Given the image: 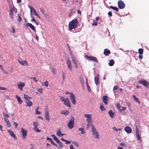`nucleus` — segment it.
<instances>
[{
	"label": "nucleus",
	"mask_w": 149,
	"mask_h": 149,
	"mask_svg": "<svg viewBox=\"0 0 149 149\" xmlns=\"http://www.w3.org/2000/svg\"><path fill=\"white\" fill-rule=\"evenodd\" d=\"M78 22L77 19H73L70 21L69 24L68 30L71 31L72 29H75L77 26Z\"/></svg>",
	"instance_id": "obj_1"
},
{
	"label": "nucleus",
	"mask_w": 149,
	"mask_h": 149,
	"mask_svg": "<svg viewBox=\"0 0 149 149\" xmlns=\"http://www.w3.org/2000/svg\"><path fill=\"white\" fill-rule=\"evenodd\" d=\"M60 99L63 102L64 105L69 107H70V103L69 99L66 97L59 96Z\"/></svg>",
	"instance_id": "obj_2"
},
{
	"label": "nucleus",
	"mask_w": 149,
	"mask_h": 149,
	"mask_svg": "<svg viewBox=\"0 0 149 149\" xmlns=\"http://www.w3.org/2000/svg\"><path fill=\"white\" fill-rule=\"evenodd\" d=\"M91 130L92 134L93 136L97 139H99V134L97 131L96 129L94 127L93 125L92 127Z\"/></svg>",
	"instance_id": "obj_3"
},
{
	"label": "nucleus",
	"mask_w": 149,
	"mask_h": 149,
	"mask_svg": "<svg viewBox=\"0 0 149 149\" xmlns=\"http://www.w3.org/2000/svg\"><path fill=\"white\" fill-rule=\"evenodd\" d=\"M9 8L10 9L9 15L11 20H12L13 19V13L15 10L14 6H12L11 5H10L9 6Z\"/></svg>",
	"instance_id": "obj_4"
},
{
	"label": "nucleus",
	"mask_w": 149,
	"mask_h": 149,
	"mask_svg": "<svg viewBox=\"0 0 149 149\" xmlns=\"http://www.w3.org/2000/svg\"><path fill=\"white\" fill-rule=\"evenodd\" d=\"M116 108L122 114H125V113L123 111L126 110V108L125 107H122L119 104H117L116 105Z\"/></svg>",
	"instance_id": "obj_5"
},
{
	"label": "nucleus",
	"mask_w": 149,
	"mask_h": 149,
	"mask_svg": "<svg viewBox=\"0 0 149 149\" xmlns=\"http://www.w3.org/2000/svg\"><path fill=\"white\" fill-rule=\"evenodd\" d=\"M74 122V119L73 117H72L68 124V126L70 129H71L73 128Z\"/></svg>",
	"instance_id": "obj_6"
},
{
	"label": "nucleus",
	"mask_w": 149,
	"mask_h": 149,
	"mask_svg": "<svg viewBox=\"0 0 149 149\" xmlns=\"http://www.w3.org/2000/svg\"><path fill=\"white\" fill-rule=\"evenodd\" d=\"M84 116L86 118V122H92V116L90 114H84Z\"/></svg>",
	"instance_id": "obj_7"
},
{
	"label": "nucleus",
	"mask_w": 149,
	"mask_h": 149,
	"mask_svg": "<svg viewBox=\"0 0 149 149\" xmlns=\"http://www.w3.org/2000/svg\"><path fill=\"white\" fill-rule=\"evenodd\" d=\"M139 83L142 84L144 86L147 87L149 86V83L148 81L144 79H142L138 81Z\"/></svg>",
	"instance_id": "obj_8"
},
{
	"label": "nucleus",
	"mask_w": 149,
	"mask_h": 149,
	"mask_svg": "<svg viewBox=\"0 0 149 149\" xmlns=\"http://www.w3.org/2000/svg\"><path fill=\"white\" fill-rule=\"evenodd\" d=\"M27 131L23 128H21V132L22 133V138L23 139H25L27 136Z\"/></svg>",
	"instance_id": "obj_9"
},
{
	"label": "nucleus",
	"mask_w": 149,
	"mask_h": 149,
	"mask_svg": "<svg viewBox=\"0 0 149 149\" xmlns=\"http://www.w3.org/2000/svg\"><path fill=\"white\" fill-rule=\"evenodd\" d=\"M118 7L120 9H123L125 7V4L122 1H118Z\"/></svg>",
	"instance_id": "obj_10"
},
{
	"label": "nucleus",
	"mask_w": 149,
	"mask_h": 149,
	"mask_svg": "<svg viewBox=\"0 0 149 149\" xmlns=\"http://www.w3.org/2000/svg\"><path fill=\"white\" fill-rule=\"evenodd\" d=\"M85 57L87 59L89 60L90 61H93L96 62L97 63H98V61L97 59V58L93 56H89L88 55H85Z\"/></svg>",
	"instance_id": "obj_11"
},
{
	"label": "nucleus",
	"mask_w": 149,
	"mask_h": 149,
	"mask_svg": "<svg viewBox=\"0 0 149 149\" xmlns=\"http://www.w3.org/2000/svg\"><path fill=\"white\" fill-rule=\"evenodd\" d=\"M45 116L46 120L48 122H49L50 120V115L49 111L47 109H46L45 110Z\"/></svg>",
	"instance_id": "obj_12"
},
{
	"label": "nucleus",
	"mask_w": 149,
	"mask_h": 149,
	"mask_svg": "<svg viewBox=\"0 0 149 149\" xmlns=\"http://www.w3.org/2000/svg\"><path fill=\"white\" fill-rule=\"evenodd\" d=\"M29 8H30L31 13V14L33 13L35 15L37 16L39 18H40V16L37 13L35 9L32 7H30Z\"/></svg>",
	"instance_id": "obj_13"
},
{
	"label": "nucleus",
	"mask_w": 149,
	"mask_h": 149,
	"mask_svg": "<svg viewBox=\"0 0 149 149\" xmlns=\"http://www.w3.org/2000/svg\"><path fill=\"white\" fill-rule=\"evenodd\" d=\"M4 121L8 127L10 128L11 127L10 122L7 118H4Z\"/></svg>",
	"instance_id": "obj_14"
},
{
	"label": "nucleus",
	"mask_w": 149,
	"mask_h": 149,
	"mask_svg": "<svg viewBox=\"0 0 149 149\" xmlns=\"http://www.w3.org/2000/svg\"><path fill=\"white\" fill-rule=\"evenodd\" d=\"M70 97L72 103L74 105L75 104H76V102L75 99V96L73 94H71Z\"/></svg>",
	"instance_id": "obj_15"
},
{
	"label": "nucleus",
	"mask_w": 149,
	"mask_h": 149,
	"mask_svg": "<svg viewBox=\"0 0 149 149\" xmlns=\"http://www.w3.org/2000/svg\"><path fill=\"white\" fill-rule=\"evenodd\" d=\"M18 61L19 63L22 65H28V63L27 62L26 60H25L24 61H23L22 60L18 59Z\"/></svg>",
	"instance_id": "obj_16"
},
{
	"label": "nucleus",
	"mask_w": 149,
	"mask_h": 149,
	"mask_svg": "<svg viewBox=\"0 0 149 149\" xmlns=\"http://www.w3.org/2000/svg\"><path fill=\"white\" fill-rule=\"evenodd\" d=\"M25 85L24 83L21 82H18L17 84L18 88L21 90H22V88Z\"/></svg>",
	"instance_id": "obj_17"
},
{
	"label": "nucleus",
	"mask_w": 149,
	"mask_h": 149,
	"mask_svg": "<svg viewBox=\"0 0 149 149\" xmlns=\"http://www.w3.org/2000/svg\"><path fill=\"white\" fill-rule=\"evenodd\" d=\"M8 132L11 136L13 137L14 139L16 138L15 135L12 130H8Z\"/></svg>",
	"instance_id": "obj_18"
},
{
	"label": "nucleus",
	"mask_w": 149,
	"mask_h": 149,
	"mask_svg": "<svg viewBox=\"0 0 149 149\" xmlns=\"http://www.w3.org/2000/svg\"><path fill=\"white\" fill-rule=\"evenodd\" d=\"M66 63L68 68L70 71H71L72 70V68L70 61H69V60H67Z\"/></svg>",
	"instance_id": "obj_19"
},
{
	"label": "nucleus",
	"mask_w": 149,
	"mask_h": 149,
	"mask_svg": "<svg viewBox=\"0 0 149 149\" xmlns=\"http://www.w3.org/2000/svg\"><path fill=\"white\" fill-rule=\"evenodd\" d=\"M103 53L106 56H108L111 53V52L108 49H104Z\"/></svg>",
	"instance_id": "obj_20"
},
{
	"label": "nucleus",
	"mask_w": 149,
	"mask_h": 149,
	"mask_svg": "<svg viewBox=\"0 0 149 149\" xmlns=\"http://www.w3.org/2000/svg\"><path fill=\"white\" fill-rule=\"evenodd\" d=\"M125 132L128 133H130L132 132V129L129 126H127L125 128Z\"/></svg>",
	"instance_id": "obj_21"
},
{
	"label": "nucleus",
	"mask_w": 149,
	"mask_h": 149,
	"mask_svg": "<svg viewBox=\"0 0 149 149\" xmlns=\"http://www.w3.org/2000/svg\"><path fill=\"white\" fill-rule=\"evenodd\" d=\"M64 134H62L61 133L60 129H58L56 132V135L59 136H61L64 135Z\"/></svg>",
	"instance_id": "obj_22"
},
{
	"label": "nucleus",
	"mask_w": 149,
	"mask_h": 149,
	"mask_svg": "<svg viewBox=\"0 0 149 149\" xmlns=\"http://www.w3.org/2000/svg\"><path fill=\"white\" fill-rule=\"evenodd\" d=\"M136 137L139 140H140V139L141 138L139 133V129L137 127H136Z\"/></svg>",
	"instance_id": "obj_23"
},
{
	"label": "nucleus",
	"mask_w": 149,
	"mask_h": 149,
	"mask_svg": "<svg viewBox=\"0 0 149 149\" xmlns=\"http://www.w3.org/2000/svg\"><path fill=\"white\" fill-rule=\"evenodd\" d=\"M27 25L28 26H29L34 32L36 31L35 27L31 23H28Z\"/></svg>",
	"instance_id": "obj_24"
},
{
	"label": "nucleus",
	"mask_w": 149,
	"mask_h": 149,
	"mask_svg": "<svg viewBox=\"0 0 149 149\" xmlns=\"http://www.w3.org/2000/svg\"><path fill=\"white\" fill-rule=\"evenodd\" d=\"M86 124V129L87 130H89L91 127H92L93 125L92 124V122H87Z\"/></svg>",
	"instance_id": "obj_25"
},
{
	"label": "nucleus",
	"mask_w": 149,
	"mask_h": 149,
	"mask_svg": "<svg viewBox=\"0 0 149 149\" xmlns=\"http://www.w3.org/2000/svg\"><path fill=\"white\" fill-rule=\"evenodd\" d=\"M99 75L97 74L94 78L95 82L96 85H97L99 82Z\"/></svg>",
	"instance_id": "obj_26"
},
{
	"label": "nucleus",
	"mask_w": 149,
	"mask_h": 149,
	"mask_svg": "<svg viewBox=\"0 0 149 149\" xmlns=\"http://www.w3.org/2000/svg\"><path fill=\"white\" fill-rule=\"evenodd\" d=\"M107 96H104L103 97V101L106 105L107 104Z\"/></svg>",
	"instance_id": "obj_27"
},
{
	"label": "nucleus",
	"mask_w": 149,
	"mask_h": 149,
	"mask_svg": "<svg viewBox=\"0 0 149 149\" xmlns=\"http://www.w3.org/2000/svg\"><path fill=\"white\" fill-rule=\"evenodd\" d=\"M133 97L134 98V100L137 103H138L139 104H140V101L136 97V96L134 95H133Z\"/></svg>",
	"instance_id": "obj_28"
},
{
	"label": "nucleus",
	"mask_w": 149,
	"mask_h": 149,
	"mask_svg": "<svg viewBox=\"0 0 149 149\" xmlns=\"http://www.w3.org/2000/svg\"><path fill=\"white\" fill-rule=\"evenodd\" d=\"M16 97L17 100L19 104H21L22 103V101L21 100V98L17 95H16Z\"/></svg>",
	"instance_id": "obj_29"
},
{
	"label": "nucleus",
	"mask_w": 149,
	"mask_h": 149,
	"mask_svg": "<svg viewBox=\"0 0 149 149\" xmlns=\"http://www.w3.org/2000/svg\"><path fill=\"white\" fill-rule=\"evenodd\" d=\"M109 7L110 8L116 11V12H118L119 11L118 8L117 7L110 6Z\"/></svg>",
	"instance_id": "obj_30"
},
{
	"label": "nucleus",
	"mask_w": 149,
	"mask_h": 149,
	"mask_svg": "<svg viewBox=\"0 0 149 149\" xmlns=\"http://www.w3.org/2000/svg\"><path fill=\"white\" fill-rule=\"evenodd\" d=\"M108 113L111 118H113V117L114 113L111 110H110L109 111Z\"/></svg>",
	"instance_id": "obj_31"
},
{
	"label": "nucleus",
	"mask_w": 149,
	"mask_h": 149,
	"mask_svg": "<svg viewBox=\"0 0 149 149\" xmlns=\"http://www.w3.org/2000/svg\"><path fill=\"white\" fill-rule=\"evenodd\" d=\"M79 130L80 131L81 134H85V132L84 128H79Z\"/></svg>",
	"instance_id": "obj_32"
},
{
	"label": "nucleus",
	"mask_w": 149,
	"mask_h": 149,
	"mask_svg": "<svg viewBox=\"0 0 149 149\" xmlns=\"http://www.w3.org/2000/svg\"><path fill=\"white\" fill-rule=\"evenodd\" d=\"M114 63V61L113 59H111L110 61L109 65L110 66H113Z\"/></svg>",
	"instance_id": "obj_33"
},
{
	"label": "nucleus",
	"mask_w": 149,
	"mask_h": 149,
	"mask_svg": "<svg viewBox=\"0 0 149 149\" xmlns=\"http://www.w3.org/2000/svg\"><path fill=\"white\" fill-rule=\"evenodd\" d=\"M69 113V111L68 110L62 111L61 112V113L63 114L64 115H67Z\"/></svg>",
	"instance_id": "obj_34"
},
{
	"label": "nucleus",
	"mask_w": 149,
	"mask_h": 149,
	"mask_svg": "<svg viewBox=\"0 0 149 149\" xmlns=\"http://www.w3.org/2000/svg\"><path fill=\"white\" fill-rule=\"evenodd\" d=\"M26 102L27 106L30 107L32 106V103L31 102L29 101V100L26 101Z\"/></svg>",
	"instance_id": "obj_35"
},
{
	"label": "nucleus",
	"mask_w": 149,
	"mask_h": 149,
	"mask_svg": "<svg viewBox=\"0 0 149 149\" xmlns=\"http://www.w3.org/2000/svg\"><path fill=\"white\" fill-rule=\"evenodd\" d=\"M86 86L87 87L88 91L89 92H90L91 90V89L88 84L87 79V78H86Z\"/></svg>",
	"instance_id": "obj_36"
},
{
	"label": "nucleus",
	"mask_w": 149,
	"mask_h": 149,
	"mask_svg": "<svg viewBox=\"0 0 149 149\" xmlns=\"http://www.w3.org/2000/svg\"><path fill=\"white\" fill-rule=\"evenodd\" d=\"M61 140H62L63 141H64L65 142L66 144H69L71 143V142L68 141H67L65 139H64L63 138H61Z\"/></svg>",
	"instance_id": "obj_37"
},
{
	"label": "nucleus",
	"mask_w": 149,
	"mask_h": 149,
	"mask_svg": "<svg viewBox=\"0 0 149 149\" xmlns=\"http://www.w3.org/2000/svg\"><path fill=\"white\" fill-rule=\"evenodd\" d=\"M143 50L142 48H140L138 49V53L140 55H142L143 53Z\"/></svg>",
	"instance_id": "obj_38"
},
{
	"label": "nucleus",
	"mask_w": 149,
	"mask_h": 149,
	"mask_svg": "<svg viewBox=\"0 0 149 149\" xmlns=\"http://www.w3.org/2000/svg\"><path fill=\"white\" fill-rule=\"evenodd\" d=\"M72 144L75 145L77 147H79V144L77 142L75 141H72Z\"/></svg>",
	"instance_id": "obj_39"
},
{
	"label": "nucleus",
	"mask_w": 149,
	"mask_h": 149,
	"mask_svg": "<svg viewBox=\"0 0 149 149\" xmlns=\"http://www.w3.org/2000/svg\"><path fill=\"white\" fill-rule=\"evenodd\" d=\"M24 97L26 101L29 100V99L31 98V97H28V96L26 94H24Z\"/></svg>",
	"instance_id": "obj_40"
},
{
	"label": "nucleus",
	"mask_w": 149,
	"mask_h": 149,
	"mask_svg": "<svg viewBox=\"0 0 149 149\" xmlns=\"http://www.w3.org/2000/svg\"><path fill=\"white\" fill-rule=\"evenodd\" d=\"M100 108L101 110L102 111H105L106 110V109L104 107V106L102 104H101L100 105Z\"/></svg>",
	"instance_id": "obj_41"
},
{
	"label": "nucleus",
	"mask_w": 149,
	"mask_h": 149,
	"mask_svg": "<svg viewBox=\"0 0 149 149\" xmlns=\"http://www.w3.org/2000/svg\"><path fill=\"white\" fill-rule=\"evenodd\" d=\"M34 130L37 132H40V130L38 129L37 127H33V128Z\"/></svg>",
	"instance_id": "obj_42"
},
{
	"label": "nucleus",
	"mask_w": 149,
	"mask_h": 149,
	"mask_svg": "<svg viewBox=\"0 0 149 149\" xmlns=\"http://www.w3.org/2000/svg\"><path fill=\"white\" fill-rule=\"evenodd\" d=\"M51 136H52L53 139L55 141L58 138L54 134H52Z\"/></svg>",
	"instance_id": "obj_43"
},
{
	"label": "nucleus",
	"mask_w": 149,
	"mask_h": 149,
	"mask_svg": "<svg viewBox=\"0 0 149 149\" xmlns=\"http://www.w3.org/2000/svg\"><path fill=\"white\" fill-rule=\"evenodd\" d=\"M3 115L4 116V117H5L4 118H7V117H9V115L8 114H7V113H5V112L3 113Z\"/></svg>",
	"instance_id": "obj_44"
},
{
	"label": "nucleus",
	"mask_w": 149,
	"mask_h": 149,
	"mask_svg": "<svg viewBox=\"0 0 149 149\" xmlns=\"http://www.w3.org/2000/svg\"><path fill=\"white\" fill-rule=\"evenodd\" d=\"M73 9H71L70 10V12L68 14V17H70L72 14V11H73Z\"/></svg>",
	"instance_id": "obj_45"
},
{
	"label": "nucleus",
	"mask_w": 149,
	"mask_h": 149,
	"mask_svg": "<svg viewBox=\"0 0 149 149\" xmlns=\"http://www.w3.org/2000/svg\"><path fill=\"white\" fill-rule=\"evenodd\" d=\"M97 24H98V23L97 22H95V20H93V22L92 23V25L96 26H97Z\"/></svg>",
	"instance_id": "obj_46"
},
{
	"label": "nucleus",
	"mask_w": 149,
	"mask_h": 149,
	"mask_svg": "<svg viewBox=\"0 0 149 149\" xmlns=\"http://www.w3.org/2000/svg\"><path fill=\"white\" fill-rule=\"evenodd\" d=\"M31 17L32 18V19H31V21L32 22H33L34 23L35 22H36V21L35 20V19L34 18V16L33 15H32L31 16Z\"/></svg>",
	"instance_id": "obj_47"
},
{
	"label": "nucleus",
	"mask_w": 149,
	"mask_h": 149,
	"mask_svg": "<svg viewBox=\"0 0 149 149\" xmlns=\"http://www.w3.org/2000/svg\"><path fill=\"white\" fill-rule=\"evenodd\" d=\"M18 21L19 22H20L21 20H22V18L19 14H18Z\"/></svg>",
	"instance_id": "obj_48"
},
{
	"label": "nucleus",
	"mask_w": 149,
	"mask_h": 149,
	"mask_svg": "<svg viewBox=\"0 0 149 149\" xmlns=\"http://www.w3.org/2000/svg\"><path fill=\"white\" fill-rule=\"evenodd\" d=\"M38 123L37 122H35L33 123L34 127H37L38 125Z\"/></svg>",
	"instance_id": "obj_49"
},
{
	"label": "nucleus",
	"mask_w": 149,
	"mask_h": 149,
	"mask_svg": "<svg viewBox=\"0 0 149 149\" xmlns=\"http://www.w3.org/2000/svg\"><path fill=\"white\" fill-rule=\"evenodd\" d=\"M13 125L15 126V128H17V126L18 125V124L15 122H14L13 123Z\"/></svg>",
	"instance_id": "obj_50"
},
{
	"label": "nucleus",
	"mask_w": 149,
	"mask_h": 149,
	"mask_svg": "<svg viewBox=\"0 0 149 149\" xmlns=\"http://www.w3.org/2000/svg\"><path fill=\"white\" fill-rule=\"evenodd\" d=\"M118 88V86L117 85H115L113 88V90H117Z\"/></svg>",
	"instance_id": "obj_51"
},
{
	"label": "nucleus",
	"mask_w": 149,
	"mask_h": 149,
	"mask_svg": "<svg viewBox=\"0 0 149 149\" xmlns=\"http://www.w3.org/2000/svg\"><path fill=\"white\" fill-rule=\"evenodd\" d=\"M127 105L129 107H130L131 106V104L130 102H128L126 101L125 102Z\"/></svg>",
	"instance_id": "obj_52"
},
{
	"label": "nucleus",
	"mask_w": 149,
	"mask_h": 149,
	"mask_svg": "<svg viewBox=\"0 0 149 149\" xmlns=\"http://www.w3.org/2000/svg\"><path fill=\"white\" fill-rule=\"evenodd\" d=\"M36 113V114H40L41 113L40 111H38L37 109H35Z\"/></svg>",
	"instance_id": "obj_53"
},
{
	"label": "nucleus",
	"mask_w": 149,
	"mask_h": 149,
	"mask_svg": "<svg viewBox=\"0 0 149 149\" xmlns=\"http://www.w3.org/2000/svg\"><path fill=\"white\" fill-rule=\"evenodd\" d=\"M52 71L54 74H55L56 70L55 68H53L52 69Z\"/></svg>",
	"instance_id": "obj_54"
},
{
	"label": "nucleus",
	"mask_w": 149,
	"mask_h": 149,
	"mask_svg": "<svg viewBox=\"0 0 149 149\" xmlns=\"http://www.w3.org/2000/svg\"><path fill=\"white\" fill-rule=\"evenodd\" d=\"M44 85L46 86V87H47L48 86V82L46 81L44 83Z\"/></svg>",
	"instance_id": "obj_55"
},
{
	"label": "nucleus",
	"mask_w": 149,
	"mask_h": 149,
	"mask_svg": "<svg viewBox=\"0 0 149 149\" xmlns=\"http://www.w3.org/2000/svg\"><path fill=\"white\" fill-rule=\"evenodd\" d=\"M40 10L41 12L43 14H44L45 12L44 10L42 8H40Z\"/></svg>",
	"instance_id": "obj_56"
},
{
	"label": "nucleus",
	"mask_w": 149,
	"mask_h": 149,
	"mask_svg": "<svg viewBox=\"0 0 149 149\" xmlns=\"http://www.w3.org/2000/svg\"><path fill=\"white\" fill-rule=\"evenodd\" d=\"M72 61L73 63L74 64L76 63V61L75 60L74 57H72Z\"/></svg>",
	"instance_id": "obj_57"
},
{
	"label": "nucleus",
	"mask_w": 149,
	"mask_h": 149,
	"mask_svg": "<svg viewBox=\"0 0 149 149\" xmlns=\"http://www.w3.org/2000/svg\"><path fill=\"white\" fill-rule=\"evenodd\" d=\"M30 78L32 79H33V80H34V81L35 82H38L37 80L36 79V78L35 77H30Z\"/></svg>",
	"instance_id": "obj_58"
},
{
	"label": "nucleus",
	"mask_w": 149,
	"mask_h": 149,
	"mask_svg": "<svg viewBox=\"0 0 149 149\" xmlns=\"http://www.w3.org/2000/svg\"><path fill=\"white\" fill-rule=\"evenodd\" d=\"M11 29H12L11 31H12V32L13 33H15V29L13 26H12L11 27Z\"/></svg>",
	"instance_id": "obj_59"
},
{
	"label": "nucleus",
	"mask_w": 149,
	"mask_h": 149,
	"mask_svg": "<svg viewBox=\"0 0 149 149\" xmlns=\"http://www.w3.org/2000/svg\"><path fill=\"white\" fill-rule=\"evenodd\" d=\"M1 68L2 70L3 71H4V73L5 74H8V73L7 71H6L5 70H4L3 69V67H1Z\"/></svg>",
	"instance_id": "obj_60"
},
{
	"label": "nucleus",
	"mask_w": 149,
	"mask_h": 149,
	"mask_svg": "<svg viewBox=\"0 0 149 149\" xmlns=\"http://www.w3.org/2000/svg\"><path fill=\"white\" fill-rule=\"evenodd\" d=\"M108 15H109L110 17H111L112 16V13L111 12L109 11V12L108 13Z\"/></svg>",
	"instance_id": "obj_61"
},
{
	"label": "nucleus",
	"mask_w": 149,
	"mask_h": 149,
	"mask_svg": "<svg viewBox=\"0 0 149 149\" xmlns=\"http://www.w3.org/2000/svg\"><path fill=\"white\" fill-rule=\"evenodd\" d=\"M38 91L40 93H42V89L41 88H38Z\"/></svg>",
	"instance_id": "obj_62"
},
{
	"label": "nucleus",
	"mask_w": 149,
	"mask_h": 149,
	"mask_svg": "<svg viewBox=\"0 0 149 149\" xmlns=\"http://www.w3.org/2000/svg\"><path fill=\"white\" fill-rule=\"evenodd\" d=\"M70 149H74L73 146L72 144H70Z\"/></svg>",
	"instance_id": "obj_63"
},
{
	"label": "nucleus",
	"mask_w": 149,
	"mask_h": 149,
	"mask_svg": "<svg viewBox=\"0 0 149 149\" xmlns=\"http://www.w3.org/2000/svg\"><path fill=\"white\" fill-rule=\"evenodd\" d=\"M55 141L58 144L61 142V141L58 138Z\"/></svg>",
	"instance_id": "obj_64"
}]
</instances>
